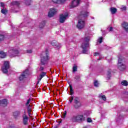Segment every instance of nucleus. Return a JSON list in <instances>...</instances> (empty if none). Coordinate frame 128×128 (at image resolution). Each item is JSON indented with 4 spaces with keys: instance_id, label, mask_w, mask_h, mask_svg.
<instances>
[{
    "instance_id": "obj_1",
    "label": "nucleus",
    "mask_w": 128,
    "mask_h": 128,
    "mask_svg": "<svg viewBox=\"0 0 128 128\" xmlns=\"http://www.w3.org/2000/svg\"><path fill=\"white\" fill-rule=\"evenodd\" d=\"M82 48V54H88V50H90V38L86 37L82 39V42L81 46Z\"/></svg>"
},
{
    "instance_id": "obj_2",
    "label": "nucleus",
    "mask_w": 128,
    "mask_h": 128,
    "mask_svg": "<svg viewBox=\"0 0 128 128\" xmlns=\"http://www.w3.org/2000/svg\"><path fill=\"white\" fill-rule=\"evenodd\" d=\"M48 60V52H43L41 55V62L40 64V68H39V70L40 72H42L44 70V68L42 66H42H44V64H46Z\"/></svg>"
},
{
    "instance_id": "obj_3",
    "label": "nucleus",
    "mask_w": 128,
    "mask_h": 128,
    "mask_svg": "<svg viewBox=\"0 0 128 128\" xmlns=\"http://www.w3.org/2000/svg\"><path fill=\"white\" fill-rule=\"evenodd\" d=\"M118 66L120 70H126V65L124 64V60L122 58H119L118 60Z\"/></svg>"
},
{
    "instance_id": "obj_4",
    "label": "nucleus",
    "mask_w": 128,
    "mask_h": 128,
    "mask_svg": "<svg viewBox=\"0 0 128 128\" xmlns=\"http://www.w3.org/2000/svg\"><path fill=\"white\" fill-rule=\"evenodd\" d=\"M10 68V62L8 61L4 62L3 66L2 68V70L4 74H6L8 72Z\"/></svg>"
},
{
    "instance_id": "obj_5",
    "label": "nucleus",
    "mask_w": 128,
    "mask_h": 128,
    "mask_svg": "<svg viewBox=\"0 0 128 128\" xmlns=\"http://www.w3.org/2000/svg\"><path fill=\"white\" fill-rule=\"evenodd\" d=\"M80 106H82V103L80 102V99L78 97L75 98L74 99V108L78 110V108H80Z\"/></svg>"
},
{
    "instance_id": "obj_6",
    "label": "nucleus",
    "mask_w": 128,
    "mask_h": 128,
    "mask_svg": "<svg viewBox=\"0 0 128 128\" xmlns=\"http://www.w3.org/2000/svg\"><path fill=\"white\" fill-rule=\"evenodd\" d=\"M9 56L10 58H14L18 54V50L13 48H11V50L8 52Z\"/></svg>"
},
{
    "instance_id": "obj_7",
    "label": "nucleus",
    "mask_w": 128,
    "mask_h": 128,
    "mask_svg": "<svg viewBox=\"0 0 128 128\" xmlns=\"http://www.w3.org/2000/svg\"><path fill=\"white\" fill-rule=\"evenodd\" d=\"M22 123L24 126H28V115L24 113L22 116Z\"/></svg>"
},
{
    "instance_id": "obj_8",
    "label": "nucleus",
    "mask_w": 128,
    "mask_h": 128,
    "mask_svg": "<svg viewBox=\"0 0 128 128\" xmlns=\"http://www.w3.org/2000/svg\"><path fill=\"white\" fill-rule=\"evenodd\" d=\"M28 70H25L22 74L19 76V80H24V78H26V76H28Z\"/></svg>"
},
{
    "instance_id": "obj_9",
    "label": "nucleus",
    "mask_w": 128,
    "mask_h": 128,
    "mask_svg": "<svg viewBox=\"0 0 128 128\" xmlns=\"http://www.w3.org/2000/svg\"><path fill=\"white\" fill-rule=\"evenodd\" d=\"M80 0H74L70 5V8H76L80 4Z\"/></svg>"
},
{
    "instance_id": "obj_10",
    "label": "nucleus",
    "mask_w": 128,
    "mask_h": 128,
    "mask_svg": "<svg viewBox=\"0 0 128 128\" xmlns=\"http://www.w3.org/2000/svg\"><path fill=\"white\" fill-rule=\"evenodd\" d=\"M76 26L79 30H82V28H84V21L82 19L79 20Z\"/></svg>"
},
{
    "instance_id": "obj_11",
    "label": "nucleus",
    "mask_w": 128,
    "mask_h": 128,
    "mask_svg": "<svg viewBox=\"0 0 128 128\" xmlns=\"http://www.w3.org/2000/svg\"><path fill=\"white\" fill-rule=\"evenodd\" d=\"M68 16V14H62L60 15V22L61 23L64 22V21L66 20V18Z\"/></svg>"
},
{
    "instance_id": "obj_12",
    "label": "nucleus",
    "mask_w": 128,
    "mask_h": 128,
    "mask_svg": "<svg viewBox=\"0 0 128 128\" xmlns=\"http://www.w3.org/2000/svg\"><path fill=\"white\" fill-rule=\"evenodd\" d=\"M88 16V12L86 10H83L80 12L79 18H82V20Z\"/></svg>"
},
{
    "instance_id": "obj_13",
    "label": "nucleus",
    "mask_w": 128,
    "mask_h": 128,
    "mask_svg": "<svg viewBox=\"0 0 128 128\" xmlns=\"http://www.w3.org/2000/svg\"><path fill=\"white\" fill-rule=\"evenodd\" d=\"M56 13V10L54 8H52L50 9V12H48V16L49 18H52V16H54V14Z\"/></svg>"
},
{
    "instance_id": "obj_14",
    "label": "nucleus",
    "mask_w": 128,
    "mask_h": 128,
    "mask_svg": "<svg viewBox=\"0 0 128 128\" xmlns=\"http://www.w3.org/2000/svg\"><path fill=\"white\" fill-rule=\"evenodd\" d=\"M76 118L77 122H84V118L82 114H79L76 116Z\"/></svg>"
},
{
    "instance_id": "obj_15",
    "label": "nucleus",
    "mask_w": 128,
    "mask_h": 128,
    "mask_svg": "<svg viewBox=\"0 0 128 128\" xmlns=\"http://www.w3.org/2000/svg\"><path fill=\"white\" fill-rule=\"evenodd\" d=\"M122 27L124 30L126 32H128V23L124 22L122 24Z\"/></svg>"
},
{
    "instance_id": "obj_16",
    "label": "nucleus",
    "mask_w": 128,
    "mask_h": 128,
    "mask_svg": "<svg viewBox=\"0 0 128 128\" xmlns=\"http://www.w3.org/2000/svg\"><path fill=\"white\" fill-rule=\"evenodd\" d=\"M52 46H56V48H61L62 45L58 42H57L56 40H53L51 42Z\"/></svg>"
},
{
    "instance_id": "obj_17",
    "label": "nucleus",
    "mask_w": 128,
    "mask_h": 128,
    "mask_svg": "<svg viewBox=\"0 0 128 128\" xmlns=\"http://www.w3.org/2000/svg\"><path fill=\"white\" fill-rule=\"evenodd\" d=\"M46 76V72H42L41 74H40V76H39L38 84V82H40V80H42V78H44V76Z\"/></svg>"
},
{
    "instance_id": "obj_18",
    "label": "nucleus",
    "mask_w": 128,
    "mask_h": 128,
    "mask_svg": "<svg viewBox=\"0 0 128 128\" xmlns=\"http://www.w3.org/2000/svg\"><path fill=\"white\" fill-rule=\"evenodd\" d=\"M6 56V53L2 51H0V58H4Z\"/></svg>"
},
{
    "instance_id": "obj_19",
    "label": "nucleus",
    "mask_w": 128,
    "mask_h": 128,
    "mask_svg": "<svg viewBox=\"0 0 128 128\" xmlns=\"http://www.w3.org/2000/svg\"><path fill=\"white\" fill-rule=\"evenodd\" d=\"M20 114V111H16L13 113V116L14 118H16Z\"/></svg>"
},
{
    "instance_id": "obj_20",
    "label": "nucleus",
    "mask_w": 128,
    "mask_h": 128,
    "mask_svg": "<svg viewBox=\"0 0 128 128\" xmlns=\"http://www.w3.org/2000/svg\"><path fill=\"white\" fill-rule=\"evenodd\" d=\"M0 104H4V106H6V104H8V100L6 99L2 100L0 101Z\"/></svg>"
},
{
    "instance_id": "obj_21",
    "label": "nucleus",
    "mask_w": 128,
    "mask_h": 128,
    "mask_svg": "<svg viewBox=\"0 0 128 128\" xmlns=\"http://www.w3.org/2000/svg\"><path fill=\"white\" fill-rule=\"evenodd\" d=\"M121 84H122V86H128V82L126 80H124L121 82Z\"/></svg>"
},
{
    "instance_id": "obj_22",
    "label": "nucleus",
    "mask_w": 128,
    "mask_h": 128,
    "mask_svg": "<svg viewBox=\"0 0 128 128\" xmlns=\"http://www.w3.org/2000/svg\"><path fill=\"white\" fill-rule=\"evenodd\" d=\"M12 6H20V2L18 1H13L11 2Z\"/></svg>"
},
{
    "instance_id": "obj_23",
    "label": "nucleus",
    "mask_w": 128,
    "mask_h": 128,
    "mask_svg": "<svg viewBox=\"0 0 128 128\" xmlns=\"http://www.w3.org/2000/svg\"><path fill=\"white\" fill-rule=\"evenodd\" d=\"M71 120L72 122H78L76 116H72V117L71 118Z\"/></svg>"
},
{
    "instance_id": "obj_24",
    "label": "nucleus",
    "mask_w": 128,
    "mask_h": 128,
    "mask_svg": "<svg viewBox=\"0 0 128 128\" xmlns=\"http://www.w3.org/2000/svg\"><path fill=\"white\" fill-rule=\"evenodd\" d=\"M116 9L114 8H110V12L112 14H116Z\"/></svg>"
},
{
    "instance_id": "obj_25",
    "label": "nucleus",
    "mask_w": 128,
    "mask_h": 128,
    "mask_svg": "<svg viewBox=\"0 0 128 128\" xmlns=\"http://www.w3.org/2000/svg\"><path fill=\"white\" fill-rule=\"evenodd\" d=\"M69 86L70 88V96H72L73 94H74V90H72V84H70Z\"/></svg>"
},
{
    "instance_id": "obj_26",
    "label": "nucleus",
    "mask_w": 128,
    "mask_h": 128,
    "mask_svg": "<svg viewBox=\"0 0 128 128\" xmlns=\"http://www.w3.org/2000/svg\"><path fill=\"white\" fill-rule=\"evenodd\" d=\"M44 26H46V22L43 21V22H41V23L40 24V28H44Z\"/></svg>"
},
{
    "instance_id": "obj_27",
    "label": "nucleus",
    "mask_w": 128,
    "mask_h": 128,
    "mask_svg": "<svg viewBox=\"0 0 128 128\" xmlns=\"http://www.w3.org/2000/svg\"><path fill=\"white\" fill-rule=\"evenodd\" d=\"M72 72H78V66L74 65L72 68Z\"/></svg>"
},
{
    "instance_id": "obj_28",
    "label": "nucleus",
    "mask_w": 128,
    "mask_h": 128,
    "mask_svg": "<svg viewBox=\"0 0 128 128\" xmlns=\"http://www.w3.org/2000/svg\"><path fill=\"white\" fill-rule=\"evenodd\" d=\"M66 111H64L62 114V118L64 120V118H66Z\"/></svg>"
},
{
    "instance_id": "obj_29",
    "label": "nucleus",
    "mask_w": 128,
    "mask_h": 128,
    "mask_svg": "<svg viewBox=\"0 0 128 128\" xmlns=\"http://www.w3.org/2000/svg\"><path fill=\"white\" fill-rule=\"evenodd\" d=\"M1 12L2 14H8V10H5L4 8L2 9Z\"/></svg>"
},
{
    "instance_id": "obj_30",
    "label": "nucleus",
    "mask_w": 128,
    "mask_h": 128,
    "mask_svg": "<svg viewBox=\"0 0 128 128\" xmlns=\"http://www.w3.org/2000/svg\"><path fill=\"white\" fill-rule=\"evenodd\" d=\"M100 86V83L98 82V81L95 80L94 82V86H95L96 88Z\"/></svg>"
},
{
    "instance_id": "obj_31",
    "label": "nucleus",
    "mask_w": 128,
    "mask_h": 128,
    "mask_svg": "<svg viewBox=\"0 0 128 128\" xmlns=\"http://www.w3.org/2000/svg\"><path fill=\"white\" fill-rule=\"evenodd\" d=\"M32 0H25V4L26 6H30V2Z\"/></svg>"
},
{
    "instance_id": "obj_32",
    "label": "nucleus",
    "mask_w": 128,
    "mask_h": 128,
    "mask_svg": "<svg viewBox=\"0 0 128 128\" xmlns=\"http://www.w3.org/2000/svg\"><path fill=\"white\" fill-rule=\"evenodd\" d=\"M28 112H32V106H27Z\"/></svg>"
},
{
    "instance_id": "obj_33",
    "label": "nucleus",
    "mask_w": 128,
    "mask_h": 128,
    "mask_svg": "<svg viewBox=\"0 0 128 128\" xmlns=\"http://www.w3.org/2000/svg\"><path fill=\"white\" fill-rule=\"evenodd\" d=\"M30 98H29V99L27 100V102H26V106H30Z\"/></svg>"
},
{
    "instance_id": "obj_34",
    "label": "nucleus",
    "mask_w": 128,
    "mask_h": 128,
    "mask_svg": "<svg viewBox=\"0 0 128 128\" xmlns=\"http://www.w3.org/2000/svg\"><path fill=\"white\" fill-rule=\"evenodd\" d=\"M4 40V36L0 34V42H2Z\"/></svg>"
},
{
    "instance_id": "obj_35",
    "label": "nucleus",
    "mask_w": 128,
    "mask_h": 128,
    "mask_svg": "<svg viewBox=\"0 0 128 128\" xmlns=\"http://www.w3.org/2000/svg\"><path fill=\"white\" fill-rule=\"evenodd\" d=\"M75 79L77 82H80V77L79 76H75Z\"/></svg>"
},
{
    "instance_id": "obj_36",
    "label": "nucleus",
    "mask_w": 128,
    "mask_h": 128,
    "mask_svg": "<svg viewBox=\"0 0 128 128\" xmlns=\"http://www.w3.org/2000/svg\"><path fill=\"white\" fill-rule=\"evenodd\" d=\"M111 72L112 71H110V70L108 71L107 76H108V78H110Z\"/></svg>"
},
{
    "instance_id": "obj_37",
    "label": "nucleus",
    "mask_w": 128,
    "mask_h": 128,
    "mask_svg": "<svg viewBox=\"0 0 128 128\" xmlns=\"http://www.w3.org/2000/svg\"><path fill=\"white\" fill-rule=\"evenodd\" d=\"M100 98H102V100H106V96L104 95L102 96H100Z\"/></svg>"
},
{
    "instance_id": "obj_38",
    "label": "nucleus",
    "mask_w": 128,
    "mask_h": 128,
    "mask_svg": "<svg viewBox=\"0 0 128 128\" xmlns=\"http://www.w3.org/2000/svg\"><path fill=\"white\" fill-rule=\"evenodd\" d=\"M73 100H74V96H72L70 98V100H69L70 103L72 104Z\"/></svg>"
},
{
    "instance_id": "obj_39",
    "label": "nucleus",
    "mask_w": 128,
    "mask_h": 128,
    "mask_svg": "<svg viewBox=\"0 0 128 128\" xmlns=\"http://www.w3.org/2000/svg\"><path fill=\"white\" fill-rule=\"evenodd\" d=\"M121 10L122 11H124V10H126V6H122L121 7Z\"/></svg>"
},
{
    "instance_id": "obj_40",
    "label": "nucleus",
    "mask_w": 128,
    "mask_h": 128,
    "mask_svg": "<svg viewBox=\"0 0 128 128\" xmlns=\"http://www.w3.org/2000/svg\"><path fill=\"white\" fill-rule=\"evenodd\" d=\"M98 42H99V44H102V37L100 38L98 40Z\"/></svg>"
},
{
    "instance_id": "obj_41",
    "label": "nucleus",
    "mask_w": 128,
    "mask_h": 128,
    "mask_svg": "<svg viewBox=\"0 0 128 128\" xmlns=\"http://www.w3.org/2000/svg\"><path fill=\"white\" fill-rule=\"evenodd\" d=\"M92 122V118H87V122Z\"/></svg>"
},
{
    "instance_id": "obj_42",
    "label": "nucleus",
    "mask_w": 128,
    "mask_h": 128,
    "mask_svg": "<svg viewBox=\"0 0 128 128\" xmlns=\"http://www.w3.org/2000/svg\"><path fill=\"white\" fill-rule=\"evenodd\" d=\"M54 4H60V0H52Z\"/></svg>"
},
{
    "instance_id": "obj_43",
    "label": "nucleus",
    "mask_w": 128,
    "mask_h": 128,
    "mask_svg": "<svg viewBox=\"0 0 128 128\" xmlns=\"http://www.w3.org/2000/svg\"><path fill=\"white\" fill-rule=\"evenodd\" d=\"M0 6H2V8H4V3L1 2Z\"/></svg>"
},
{
    "instance_id": "obj_44",
    "label": "nucleus",
    "mask_w": 128,
    "mask_h": 128,
    "mask_svg": "<svg viewBox=\"0 0 128 128\" xmlns=\"http://www.w3.org/2000/svg\"><path fill=\"white\" fill-rule=\"evenodd\" d=\"M100 56V54L98 52H95L94 53V56Z\"/></svg>"
},
{
    "instance_id": "obj_45",
    "label": "nucleus",
    "mask_w": 128,
    "mask_h": 128,
    "mask_svg": "<svg viewBox=\"0 0 128 128\" xmlns=\"http://www.w3.org/2000/svg\"><path fill=\"white\" fill-rule=\"evenodd\" d=\"M26 52L28 54H32V50H27Z\"/></svg>"
},
{
    "instance_id": "obj_46",
    "label": "nucleus",
    "mask_w": 128,
    "mask_h": 128,
    "mask_svg": "<svg viewBox=\"0 0 128 128\" xmlns=\"http://www.w3.org/2000/svg\"><path fill=\"white\" fill-rule=\"evenodd\" d=\"M66 2V0H60V4H64Z\"/></svg>"
},
{
    "instance_id": "obj_47",
    "label": "nucleus",
    "mask_w": 128,
    "mask_h": 128,
    "mask_svg": "<svg viewBox=\"0 0 128 128\" xmlns=\"http://www.w3.org/2000/svg\"><path fill=\"white\" fill-rule=\"evenodd\" d=\"M113 29L114 28H112V27H110L109 32H112Z\"/></svg>"
},
{
    "instance_id": "obj_48",
    "label": "nucleus",
    "mask_w": 128,
    "mask_h": 128,
    "mask_svg": "<svg viewBox=\"0 0 128 128\" xmlns=\"http://www.w3.org/2000/svg\"><path fill=\"white\" fill-rule=\"evenodd\" d=\"M31 112H28V116H32V114L30 113Z\"/></svg>"
},
{
    "instance_id": "obj_49",
    "label": "nucleus",
    "mask_w": 128,
    "mask_h": 128,
    "mask_svg": "<svg viewBox=\"0 0 128 128\" xmlns=\"http://www.w3.org/2000/svg\"><path fill=\"white\" fill-rule=\"evenodd\" d=\"M102 34H106V31H103Z\"/></svg>"
},
{
    "instance_id": "obj_50",
    "label": "nucleus",
    "mask_w": 128,
    "mask_h": 128,
    "mask_svg": "<svg viewBox=\"0 0 128 128\" xmlns=\"http://www.w3.org/2000/svg\"><path fill=\"white\" fill-rule=\"evenodd\" d=\"M9 128H14L13 126H10Z\"/></svg>"
},
{
    "instance_id": "obj_51",
    "label": "nucleus",
    "mask_w": 128,
    "mask_h": 128,
    "mask_svg": "<svg viewBox=\"0 0 128 128\" xmlns=\"http://www.w3.org/2000/svg\"><path fill=\"white\" fill-rule=\"evenodd\" d=\"M92 20H94V17H92Z\"/></svg>"
},
{
    "instance_id": "obj_52",
    "label": "nucleus",
    "mask_w": 128,
    "mask_h": 128,
    "mask_svg": "<svg viewBox=\"0 0 128 128\" xmlns=\"http://www.w3.org/2000/svg\"><path fill=\"white\" fill-rule=\"evenodd\" d=\"M100 60V58H99V59H98V60Z\"/></svg>"
},
{
    "instance_id": "obj_53",
    "label": "nucleus",
    "mask_w": 128,
    "mask_h": 128,
    "mask_svg": "<svg viewBox=\"0 0 128 128\" xmlns=\"http://www.w3.org/2000/svg\"><path fill=\"white\" fill-rule=\"evenodd\" d=\"M0 104H1V103H0Z\"/></svg>"
}]
</instances>
